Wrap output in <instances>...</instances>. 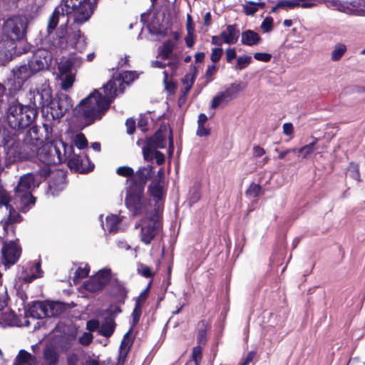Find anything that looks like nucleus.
<instances>
[{
	"instance_id": "423d86ee",
	"label": "nucleus",
	"mask_w": 365,
	"mask_h": 365,
	"mask_svg": "<svg viewBox=\"0 0 365 365\" xmlns=\"http://www.w3.org/2000/svg\"><path fill=\"white\" fill-rule=\"evenodd\" d=\"M31 78L19 66L11 70V75L4 83H0V109L6 103L19 101L16 96L22 90L24 84Z\"/></svg>"
},
{
	"instance_id": "ddd939ff",
	"label": "nucleus",
	"mask_w": 365,
	"mask_h": 365,
	"mask_svg": "<svg viewBox=\"0 0 365 365\" xmlns=\"http://www.w3.org/2000/svg\"><path fill=\"white\" fill-rule=\"evenodd\" d=\"M111 278L110 269L104 268L93 275L83 284V288L91 293H96L104 289Z\"/></svg>"
},
{
	"instance_id": "393cba45",
	"label": "nucleus",
	"mask_w": 365,
	"mask_h": 365,
	"mask_svg": "<svg viewBox=\"0 0 365 365\" xmlns=\"http://www.w3.org/2000/svg\"><path fill=\"white\" fill-rule=\"evenodd\" d=\"M131 332L132 327H130L128 331L124 335L119 347L118 363H121L122 365L124 364L125 361V359L130 350V347L132 344V341H130L129 336Z\"/></svg>"
},
{
	"instance_id": "c03bdc74",
	"label": "nucleus",
	"mask_w": 365,
	"mask_h": 365,
	"mask_svg": "<svg viewBox=\"0 0 365 365\" xmlns=\"http://www.w3.org/2000/svg\"><path fill=\"white\" fill-rule=\"evenodd\" d=\"M9 201L10 197L8 193L0 184V206H5L6 210H9V211H11V207L9 205Z\"/></svg>"
},
{
	"instance_id": "cd10ccee",
	"label": "nucleus",
	"mask_w": 365,
	"mask_h": 365,
	"mask_svg": "<svg viewBox=\"0 0 365 365\" xmlns=\"http://www.w3.org/2000/svg\"><path fill=\"white\" fill-rule=\"evenodd\" d=\"M103 215L100 216V220L102 222L101 225L104 231L109 232H116L118 228V224L120 223V219L116 215H108L106 218V222L102 220Z\"/></svg>"
},
{
	"instance_id": "aec40b11",
	"label": "nucleus",
	"mask_w": 365,
	"mask_h": 365,
	"mask_svg": "<svg viewBox=\"0 0 365 365\" xmlns=\"http://www.w3.org/2000/svg\"><path fill=\"white\" fill-rule=\"evenodd\" d=\"M82 62L81 58L71 57L69 58H63L58 63V70L61 74H72L73 69L79 66Z\"/></svg>"
},
{
	"instance_id": "f257e3e1",
	"label": "nucleus",
	"mask_w": 365,
	"mask_h": 365,
	"mask_svg": "<svg viewBox=\"0 0 365 365\" xmlns=\"http://www.w3.org/2000/svg\"><path fill=\"white\" fill-rule=\"evenodd\" d=\"M29 103L24 105L19 101L6 103L4 118L9 126L15 130L28 128L38 115V109L45 112V107L51 108L53 118H61L72 107L71 98L64 93H58L53 97L48 84L43 83L36 91L29 93Z\"/></svg>"
},
{
	"instance_id": "37998d69",
	"label": "nucleus",
	"mask_w": 365,
	"mask_h": 365,
	"mask_svg": "<svg viewBox=\"0 0 365 365\" xmlns=\"http://www.w3.org/2000/svg\"><path fill=\"white\" fill-rule=\"evenodd\" d=\"M142 313V306L141 304H139V302H135L134 309L131 314L132 317V324L131 327L132 329L137 324V323L139 322V319L140 318Z\"/></svg>"
},
{
	"instance_id": "603ef678",
	"label": "nucleus",
	"mask_w": 365,
	"mask_h": 365,
	"mask_svg": "<svg viewBox=\"0 0 365 365\" xmlns=\"http://www.w3.org/2000/svg\"><path fill=\"white\" fill-rule=\"evenodd\" d=\"M223 54V49L221 47L214 48L212 49L210 59L214 63H217Z\"/></svg>"
},
{
	"instance_id": "0e129e2a",
	"label": "nucleus",
	"mask_w": 365,
	"mask_h": 365,
	"mask_svg": "<svg viewBox=\"0 0 365 365\" xmlns=\"http://www.w3.org/2000/svg\"><path fill=\"white\" fill-rule=\"evenodd\" d=\"M125 126L128 134L131 135L135 130V121L133 118H128L125 121Z\"/></svg>"
},
{
	"instance_id": "a18cd8bd",
	"label": "nucleus",
	"mask_w": 365,
	"mask_h": 365,
	"mask_svg": "<svg viewBox=\"0 0 365 365\" xmlns=\"http://www.w3.org/2000/svg\"><path fill=\"white\" fill-rule=\"evenodd\" d=\"M73 143L79 150L84 149L88 146V141L85 135L81 133L76 135Z\"/></svg>"
},
{
	"instance_id": "bf43d9fd",
	"label": "nucleus",
	"mask_w": 365,
	"mask_h": 365,
	"mask_svg": "<svg viewBox=\"0 0 365 365\" xmlns=\"http://www.w3.org/2000/svg\"><path fill=\"white\" fill-rule=\"evenodd\" d=\"M80 163L82 167H84L85 173L91 171L94 168V165L91 163L88 158L86 155H83L82 161H81Z\"/></svg>"
},
{
	"instance_id": "69168bd1",
	"label": "nucleus",
	"mask_w": 365,
	"mask_h": 365,
	"mask_svg": "<svg viewBox=\"0 0 365 365\" xmlns=\"http://www.w3.org/2000/svg\"><path fill=\"white\" fill-rule=\"evenodd\" d=\"M148 119L145 115H140L138 121V127L142 132L147 130Z\"/></svg>"
},
{
	"instance_id": "ea45409f",
	"label": "nucleus",
	"mask_w": 365,
	"mask_h": 365,
	"mask_svg": "<svg viewBox=\"0 0 365 365\" xmlns=\"http://www.w3.org/2000/svg\"><path fill=\"white\" fill-rule=\"evenodd\" d=\"M252 62V57L250 56H240L237 58V62L235 66V70H242L247 67Z\"/></svg>"
},
{
	"instance_id": "49530a36",
	"label": "nucleus",
	"mask_w": 365,
	"mask_h": 365,
	"mask_svg": "<svg viewBox=\"0 0 365 365\" xmlns=\"http://www.w3.org/2000/svg\"><path fill=\"white\" fill-rule=\"evenodd\" d=\"M113 289L118 297L123 298V299L127 297L128 290L124 284L122 282H117L115 284Z\"/></svg>"
},
{
	"instance_id": "473e14b6",
	"label": "nucleus",
	"mask_w": 365,
	"mask_h": 365,
	"mask_svg": "<svg viewBox=\"0 0 365 365\" xmlns=\"http://www.w3.org/2000/svg\"><path fill=\"white\" fill-rule=\"evenodd\" d=\"M16 315L14 312L5 308L0 312V319L9 326H14L16 322Z\"/></svg>"
},
{
	"instance_id": "4d7b16f0",
	"label": "nucleus",
	"mask_w": 365,
	"mask_h": 365,
	"mask_svg": "<svg viewBox=\"0 0 365 365\" xmlns=\"http://www.w3.org/2000/svg\"><path fill=\"white\" fill-rule=\"evenodd\" d=\"M147 27L149 33L151 34L158 36L159 35L162 36H164L165 35V33L161 30L160 25L155 26L153 24H148Z\"/></svg>"
},
{
	"instance_id": "5fc2aeb1",
	"label": "nucleus",
	"mask_w": 365,
	"mask_h": 365,
	"mask_svg": "<svg viewBox=\"0 0 365 365\" xmlns=\"http://www.w3.org/2000/svg\"><path fill=\"white\" fill-rule=\"evenodd\" d=\"M8 294L6 288L0 291V312L7 306Z\"/></svg>"
},
{
	"instance_id": "c85d7f7f",
	"label": "nucleus",
	"mask_w": 365,
	"mask_h": 365,
	"mask_svg": "<svg viewBox=\"0 0 365 365\" xmlns=\"http://www.w3.org/2000/svg\"><path fill=\"white\" fill-rule=\"evenodd\" d=\"M115 323L114 319L107 317L99 327L98 332L105 337H110L114 332Z\"/></svg>"
},
{
	"instance_id": "b1692460",
	"label": "nucleus",
	"mask_w": 365,
	"mask_h": 365,
	"mask_svg": "<svg viewBox=\"0 0 365 365\" xmlns=\"http://www.w3.org/2000/svg\"><path fill=\"white\" fill-rule=\"evenodd\" d=\"M148 191L153 197L156 202L163 198L164 195V180L161 177L154 180L148 187Z\"/></svg>"
},
{
	"instance_id": "09e8293b",
	"label": "nucleus",
	"mask_w": 365,
	"mask_h": 365,
	"mask_svg": "<svg viewBox=\"0 0 365 365\" xmlns=\"http://www.w3.org/2000/svg\"><path fill=\"white\" fill-rule=\"evenodd\" d=\"M202 349L200 345L196 346L192 351V359L195 362V365H199L202 359Z\"/></svg>"
},
{
	"instance_id": "a878e982",
	"label": "nucleus",
	"mask_w": 365,
	"mask_h": 365,
	"mask_svg": "<svg viewBox=\"0 0 365 365\" xmlns=\"http://www.w3.org/2000/svg\"><path fill=\"white\" fill-rule=\"evenodd\" d=\"M13 142H16L14 133L0 123V146L4 147L7 152V149L11 146Z\"/></svg>"
},
{
	"instance_id": "de8ad7c7",
	"label": "nucleus",
	"mask_w": 365,
	"mask_h": 365,
	"mask_svg": "<svg viewBox=\"0 0 365 365\" xmlns=\"http://www.w3.org/2000/svg\"><path fill=\"white\" fill-rule=\"evenodd\" d=\"M261 191V186L252 183L246 191V195L250 197H257Z\"/></svg>"
},
{
	"instance_id": "4468645a",
	"label": "nucleus",
	"mask_w": 365,
	"mask_h": 365,
	"mask_svg": "<svg viewBox=\"0 0 365 365\" xmlns=\"http://www.w3.org/2000/svg\"><path fill=\"white\" fill-rule=\"evenodd\" d=\"M1 252L2 264L6 267H10L19 260L21 254V247L17 240L4 242Z\"/></svg>"
},
{
	"instance_id": "a211bd4d",
	"label": "nucleus",
	"mask_w": 365,
	"mask_h": 365,
	"mask_svg": "<svg viewBox=\"0 0 365 365\" xmlns=\"http://www.w3.org/2000/svg\"><path fill=\"white\" fill-rule=\"evenodd\" d=\"M67 147L71 148V152H69V155L66 156V160L68 168L75 172H78L80 173H85L84 167H82L80 163L81 161H82L83 155H81V154H75L73 152V146L71 144L69 145L67 143Z\"/></svg>"
},
{
	"instance_id": "39448f33",
	"label": "nucleus",
	"mask_w": 365,
	"mask_h": 365,
	"mask_svg": "<svg viewBox=\"0 0 365 365\" xmlns=\"http://www.w3.org/2000/svg\"><path fill=\"white\" fill-rule=\"evenodd\" d=\"M41 140L36 127H31L26 133L23 142H13L7 149V155L11 161L31 159L38 156Z\"/></svg>"
},
{
	"instance_id": "f704fd0d",
	"label": "nucleus",
	"mask_w": 365,
	"mask_h": 365,
	"mask_svg": "<svg viewBox=\"0 0 365 365\" xmlns=\"http://www.w3.org/2000/svg\"><path fill=\"white\" fill-rule=\"evenodd\" d=\"M312 138V142L302 147L297 150L299 154L302 155V158H307L310 154H312L316 150L315 145L318 141V139L316 138Z\"/></svg>"
},
{
	"instance_id": "6e6d98bb",
	"label": "nucleus",
	"mask_w": 365,
	"mask_h": 365,
	"mask_svg": "<svg viewBox=\"0 0 365 365\" xmlns=\"http://www.w3.org/2000/svg\"><path fill=\"white\" fill-rule=\"evenodd\" d=\"M93 339V336L91 332H84L79 338V343L83 346H88L91 343Z\"/></svg>"
},
{
	"instance_id": "4be33fe9",
	"label": "nucleus",
	"mask_w": 365,
	"mask_h": 365,
	"mask_svg": "<svg viewBox=\"0 0 365 365\" xmlns=\"http://www.w3.org/2000/svg\"><path fill=\"white\" fill-rule=\"evenodd\" d=\"M14 46L11 41H0V66H4L12 59Z\"/></svg>"
},
{
	"instance_id": "8fccbe9b",
	"label": "nucleus",
	"mask_w": 365,
	"mask_h": 365,
	"mask_svg": "<svg viewBox=\"0 0 365 365\" xmlns=\"http://www.w3.org/2000/svg\"><path fill=\"white\" fill-rule=\"evenodd\" d=\"M116 173L120 176L130 177L134 176V171L133 168L128 166H121L117 168Z\"/></svg>"
},
{
	"instance_id": "864d4df0",
	"label": "nucleus",
	"mask_w": 365,
	"mask_h": 365,
	"mask_svg": "<svg viewBox=\"0 0 365 365\" xmlns=\"http://www.w3.org/2000/svg\"><path fill=\"white\" fill-rule=\"evenodd\" d=\"M138 272L140 275L146 278H149L153 276V272L150 267L147 265L140 264L138 269Z\"/></svg>"
},
{
	"instance_id": "72a5a7b5",
	"label": "nucleus",
	"mask_w": 365,
	"mask_h": 365,
	"mask_svg": "<svg viewBox=\"0 0 365 365\" xmlns=\"http://www.w3.org/2000/svg\"><path fill=\"white\" fill-rule=\"evenodd\" d=\"M158 148L153 145L151 143L146 140L145 145L143 148V153L145 160L151 161L154 159Z\"/></svg>"
},
{
	"instance_id": "7ed1b4c3",
	"label": "nucleus",
	"mask_w": 365,
	"mask_h": 365,
	"mask_svg": "<svg viewBox=\"0 0 365 365\" xmlns=\"http://www.w3.org/2000/svg\"><path fill=\"white\" fill-rule=\"evenodd\" d=\"M51 33L48 32V39L45 47L34 51L27 63L19 65L31 78L39 71L48 68L53 58H57L68 46L66 38V24L65 21Z\"/></svg>"
},
{
	"instance_id": "20e7f679",
	"label": "nucleus",
	"mask_w": 365,
	"mask_h": 365,
	"mask_svg": "<svg viewBox=\"0 0 365 365\" xmlns=\"http://www.w3.org/2000/svg\"><path fill=\"white\" fill-rule=\"evenodd\" d=\"M98 0H61L48 19V32L51 34L61 21H69L73 13L74 21L78 24L88 21L93 14Z\"/></svg>"
},
{
	"instance_id": "9b49d317",
	"label": "nucleus",
	"mask_w": 365,
	"mask_h": 365,
	"mask_svg": "<svg viewBox=\"0 0 365 365\" xmlns=\"http://www.w3.org/2000/svg\"><path fill=\"white\" fill-rule=\"evenodd\" d=\"M140 225V241L148 245L160 234L162 230V222L158 208H154V212H151L148 217L142 219Z\"/></svg>"
},
{
	"instance_id": "a19ab883",
	"label": "nucleus",
	"mask_w": 365,
	"mask_h": 365,
	"mask_svg": "<svg viewBox=\"0 0 365 365\" xmlns=\"http://www.w3.org/2000/svg\"><path fill=\"white\" fill-rule=\"evenodd\" d=\"M346 51V46L344 44L339 43L336 45L331 53V59L334 61H339Z\"/></svg>"
},
{
	"instance_id": "774afa93",
	"label": "nucleus",
	"mask_w": 365,
	"mask_h": 365,
	"mask_svg": "<svg viewBox=\"0 0 365 365\" xmlns=\"http://www.w3.org/2000/svg\"><path fill=\"white\" fill-rule=\"evenodd\" d=\"M78 356L74 353L71 354L67 357V365H78Z\"/></svg>"
},
{
	"instance_id": "2f4dec72",
	"label": "nucleus",
	"mask_w": 365,
	"mask_h": 365,
	"mask_svg": "<svg viewBox=\"0 0 365 365\" xmlns=\"http://www.w3.org/2000/svg\"><path fill=\"white\" fill-rule=\"evenodd\" d=\"M208 329V323L205 320H202L197 324V343L205 344L207 341V330Z\"/></svg>"
},
{
	"instance_id": "7c9ffc66",
	"label": "nucleus",
	"mask_w": 365,
	"mask_h": 365,
	"mask_svg": "<svg viewBox=\"0 0 365 365\" xmlns=\"http://www.w3.org/2000/svg\"><path fill=\"white\" fill-rule=\"evenodd\" d=\"M245 89L243 83H232L225 91L222 93L225 95L228 101L235 98L240 91Z\"/></svg>"
},
{
	"instance_id": "13d9d810",
	"label": "nucleus",
	"mask_w": 365,
	"mask_h": 365,
	"mask_svg": "<svg viewBox=\"0 0 365 365\" xmlns=\"http://www.w3.org/2000/svg\"><path fill=\"white\" fill-rule=\"evenodd\" d=\"M273 19L271 17L265 18L261 24V29L264 32H269L272 29Z\"/></svg>"
},
{
	"instance_id": "e433bc0d",
	"label": "nucleus",
	"mask_w": 365,
	"mask_h": 365,
	"mask_svg": "<svg viewBox=\"0 0 365 365\" xmlns=\"http://www.w3.org/2000/svg\"><path fill=\"white\" fill-rule=\"evenodd\" d=\"M30 272L31 273V276H26L25 277V280L27 282H31L33 279L41 277L42 271L41 269V263L40 262H35L30 267Z\"/></svg>"
},
{
	"instance_id": "dca6fc26",
	"label": "nucleus",
	"mask_w": 365,
	"mask_h": 365,
	"mask_svg": "<svg viewBox=\"0 0 365 365\" xmlns=\"http://www.w3.org/2000/svg\"><path fill=\"white\" fill-rule=\"evenodd\" d=\"M169 138V150L173 152L174 149L172 130L165 125L160 126L153 137L147 139L148 141L158 148H163L167 144V138Z\"/></svg>"
},
{
	"instance_id": "680f3d73",
	"label": "nucleus",
	"mask_w": 365,
	"mask_h": 365,
	"mask_svg": "<svg viewBox=\"0 0 365 365\" xmlns=\"http://www.w3.org/2000/svg\"><path fill=\"white\" fill-rule=\"evenodd\" d=\"M243 9L247 15H254L257 11L256 4L250 2V5H244Z\"/></svg>"
},
{
	"instance_id": "9d476101",
	"label": "nucleus",
	"mask_w": 365,
	"mask_h": 365,
	"mask_svg": "<svg viewBox=\"0 0 365 365\" xmlns=\"http://www.w3.org/2000/svg\"><path fill=\"white\" fill-rule=\"evenodd\" d=\"M28 21L25 16L16 15L8 18L3 24V34L7 37L1 41H11L14 49L16 48L15 40H19L24 37Z\"/></svg>"
},
{
	"instance_id": "338daca9",
	"label": "nucleus",
	"mask_w": 365,
	"mask_h": 365,
	"mask_svg": "<svg viewBox=\"0 0 365 365\" xmlns=\"http://www.w3.org/2000/svg\"><path fill=\"white\" fill-rule=\"evenodd\" d=\"M100 324L98 320L92 319L89 320L86 324V328L90 332L94 331L98 328L99 329Z\"/></svg>"
},
{
	"instance_id": "c756f323",
	"label": "nucleus",
	"mask_w": 365,
	"mask_h": 365,
	"mask_svg": "<svg viewBox=\"0 0 365 365\" xmlns=\"http://www.w3.org/2000/svg\"><path fill=\"white\" fill-rule=\"evenodd\" d=\"M175 48V43L168 40L158 49V56L163 60L168 59Z\"/></svg>"
},
{
	"instance_id": "3c124183",
	"label": "nucleus",
	"mask_w": 365,
	"mask_h": 365,
	"mask_svg": "<svg viewBox=\"0 0 365 365\" xmlns=\"http://www.w3.org/2000/svg\"><path fill=\"white\" fill-rule=\"evenodd\" d=\"M74 82V77L72 74L65 75V78L61 81V88L63 90H68L70 88Z\"/></svg>"
},
{
	"instance_id": "5701e85b",
	"label": "nucleus",
	"mask_w": 365,
	"mask_h": 365,
	"mask_svg": "<svg viewBox=\"0 0 365 365\" xmlns=\"http://www.w3.org/2000/svg\"><path fill=\"white\" fill-rule=\"evenodd\" d=\"M45 109H46V114L45 115V120L43 123V128L45 132V140L48 142L55 140L53 138V127L55 121L58 122L61 118H53L51 115V108L45 107Z\"/></svg>"
},
{
	"instance_id": "e2e57ef3",
	"label": "nucleus",
	"mask_w": 365,
	"mask_h": 365,
	"mask_svg": "<svg viewBox=\"0 0 365 365\" xmlns=\"http://www.w3.org/2000/svg\"><path fill=\"white\" fill-rule=\"evenodd\" d=\"M226 61L227 63L232 61L237 57L236 50L235 48H229L226 50Z\"/></svg>"
},
{
	"instance_id": "0eeeda50",
	"label": "nucleus",
	"mask_w": 365,
	"mask_h": 365,
	"mask_svg": "<svg viewBox=\"0 0 365 365\" xmlns=\"http://www.w3.org/2000/svg\"><path fill=\"white\" fill-rule=\"evenodd\" d=\"M71 150V148L67 147L66 143L61 139H55L39 148L37 158L46 165H58L66 162V156Z\"/></svg>"
},
{
	"instance_id": "6e6552de",
	"label": "nucleus",
	"mask_w": 365,
	"mask_h": 365,
	"mask_svg": "<svg viewBox=\"0 0 365 365\" xmlns=\"http://www.w3.org/2000/svg\"><path fill=\"white\" fill-rule=\"evenodd\" d=\"M125 203L128 210L134 216L144 215L146 217L151 212H154L150 200L144 195V190L127 187Z\"/></svg>"
},
{
	"instance_id": "412c9836",
	"label": "nucleus",
	"mask_w": 365,
	"mask_h": 365,
	"mask_svg": "<svg viewBox=\"0 0 365 365\" xmlns=\"http://www.w3.org/2000/svg\"><path fill=\"white\" fill-rule=\"evenodd\" d=\"M43 365H58L60 354L53 345H46L43 350Z\"/></svg>"
},
{
	"instance_id": "c9c22d12",
	"label": "nucleus",
	"mask_w": 365,
	"mask_h": 365,
	"mask_svg": "<svg viewBox=\"0 0 365 365\" xmlns=\"http://www.w3.org/2000/svg\"><path fill=\"white\" fill-rule=\"evenodd\" d=\"M90 269L87 264H86L83 267H78L74 272V276L73 277V282L74 284H77L79 281L86 277L89 274Z\"/></svg>"
},
{
	"instance_id": "f03ea898",
	"label": "nucleus",
	"mask_w": 365,
	"mask_h": 365,
	"mask_svg": "<svg viewBox=\"0 0 365 365\" xmlns=\"http://www.w3.org/2000/svg\"><path fill=\"white\" fill-rule=\"evenodd\" d=\"M133 71H124L108 81L103 86L105 95L95 89L87 97L80 101L75 108L78 118L86 125L99 120L110 108L114 98L124 92L125 85H129L136 78Z\"/></svg>"
},
{
	"instance_id": "bb28decb",
	"label": "nucleus",
	"mask_w": 365,
	"mask_h": 365,
	"mask_svg": "<svg viewBox=\"0 0 365 365\" xmlns=\"http://www.w3.org/2000/svg\"><path fill=\"white\" fill-rule=\"evenodd\" d=\"M262 41L260 36L253 30L247 29L241 34V43L248 46L258 45Z\"/></svg>"
},
{
	"instance_id": "6ab92c4d",
	"label": "nucleus",
	"mask_w": 365,
	"mask_h": 365,
	"mask_svg": "<svg viewBox=\"0 0 365 365\" xmlns=\"http://www.w3.org/2000/svg\"><path fill=\"white\" fill-rule=\"evenodd\" d=\"M240 29L236 24L227 25L225 30L221 32V37L225 43L235 44L240 37Z\"/></svg>"
},
{
	"instance_id": "052dcab7",
	"label": "nucleus",
	"mask_w": 365,
	"mask_h": 365,
	"mask_svg": "<svg viewBox=\"0 0 365 365\" xmlns=\"http://www.w3.org/2000/svg\"><path fill=\"white\" fill-rule=\"evenodd\" d=\"M254 58L257 61L267 63L271 60L272 56L267 53H255L254 54Z\"/></svg>"
},
{
	"instance_id": "f3484780",
	"label": "nucleus",
	"mask_w": 365,
	"mask_h": 365,
	"mask_svg": "<svg viewBox=\"0 0 365 365\" xmlns=\"http://www.w3.org/2000/svg\"><path fill=\"white\" fill-rule=\"evenodd\" d=\"M68 23L66 24V26ZM66 38L68 43V48L63 51H66L70 47L75 48L76 51L81 52L86 46V37L81 33L80 30L70 34L66 29Z\"/></svg>"
},
{
	"instance_id": "f8f14e48",
	"label": "nucleus",
	"mask_w": 365,
	"mask_h": 365,
	"mask_svg": "<svg viewBox=\"0 0 365 365\" xmlns=\"http://www.w3.org/2000/svg\"><path fill=\"white\" fill-rule=\"evenodd\" d=\"M30 315L35 319L53 317L62 312L61 304L58 302H36L29 308Z\"/></svg>"
},
{
	"instance_id": "58836bf2",
	"label": "nucleus",
	"mask_w": 365,
	"mask_h": 365,
	"mask_svg": "<svg viewBox=\"0 0 365 365\" xmlns=\"http://www.w3.org/2000/svg\"><path fill=\"white\" fill-rule=\"evenodd\" d=\"M32 359V356L28 351L21 349L19 352V354L16 357V362L19 365H26L29 364L30 361Z\"/></svg>"
},
{
	"instance_id": "2eb2a0df",
	"label": "nucleus",
	"mask_w": 365,
	"mask_h": 365,
	"mask_svg": "<svg viewBox=\"0 0 365 365\" xmlns=\"http://www.w3.org/2000/svg\"><path fill=\"white\" fill-rule=\"evenodd\" d=\"M153 173L151 165L140 168L133 177L127 180L128 187L144 190L147 181L152 177Z\"/></svg>"
},
{
	"instance_id": "1a4fd4ad",
	"label": "nucleus",
	"mask_w": 365,
	"mask_h": 365,
	"mask_svg": "<svg viewBox=\"0 0 365 365\" xmlns=\"http://www.w3.org/2000/svg\"><path fill=\"white\" fill-rule=\"evenodd\" d=\"M36 185H37V181L33 173L24 175L19 180L15 188V196L19 199L23 205L21 207L23 212H26L29 210L28 206L35 203V198L31 195V190Z\"/></svg>"
},
{
	"instance_id": "4c0bfd02",
	"label": "nucleus",
	"mask_w": 365,
	"mask_h": 365,
	"mask_svg": "<svg viewBox=\"0 0 365 365\" xmlns=\"http://www.w3.org/2000/svg\"><path fill=\"white\" fill-rule=\"evenodd\" d=\"M35 175V179L37 181V185L44 180L51 173L49 165H45L43 167L40 168L38 170L32 172Z\"/></svg>"
},
{
	"instance_id": "79ce46f5",
	"label": "nucleus",
	"mask_w": 365,
	"mask_h": 365,
	"mask_svg": "<svg viewBox=\"0 0 365 365\" xmlns=\"http://www.w3.org/2000/svg\"><path fill=\"white\" fill-rule=\"evenodd\" d=\"M228 100L225 98V95L220 92L217 93L212 101L211 108H216L218 106H224L228 103Z\"/></svg>"
}]
</instances>
